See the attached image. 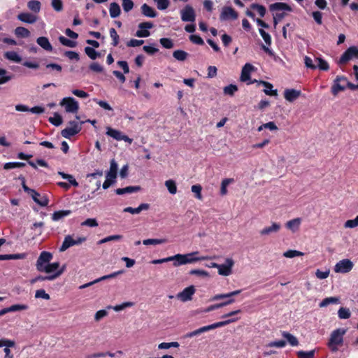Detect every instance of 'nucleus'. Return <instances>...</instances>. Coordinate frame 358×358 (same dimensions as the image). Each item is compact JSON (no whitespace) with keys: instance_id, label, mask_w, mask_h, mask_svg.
<instances>
[{"instance_id":"57","label":"nucleus","mask_w":358,"mask_h":358,"mask_svg":"<svg viewBox=\"0 0 358 358\" xmlns=\"http://www.w3.org/2000/svg\"><path fill=\"white\" fill-rule=\"evenodd\" d=\"M303 252L298 251V250H289L283 253V256L287 258H293L295 257L303 256Z\"/></svg>"},{"instance_id":"46","label":"nucleus","mask_w":358,"mask_h":358,"mask_svg":"<svg viewBox=\"0 0 358 358\" xmlns=\"http://www.w3.org/2000/svg\"><path fill=\"white\" fill-rule=\"evenodd\" d=\"M339 302V299L337 297H327L324 299L320 303V307H326L331 303H338Z\"/></svg>"},{"instance_id":"64","label":"nucleus","mask_w":358,"mask_h":358,"mask_svg":"<svg viewBox=\"0 0 358 358\" xmlns=\"http://www.w3.org/2000/svg\"><path fill=\"white\" fill-rule=\"evenodd\" d=\"M345 228H355L358 226V215L353 220H348L344 224Z\"/></svg>"},{"instance_id":"40","label":"nucleus","mask_w":358,"mask_h":358,"mask_svg":"<svg viewBox=\"0 0 358 358\" xmlns=\"http://www.w3.org/2000/svg\"><path fill=\"white\" fill-rule=\"evenodd\" d=\"M199 252H194L191 253L185 254L184 255L186 257V259L187 260H189L190 262H187V264H191L196 262L197 261L200 260H205L209 259L208 257H194L193 256L198 254Z\"/></svg>"},{"instance_id":"6","label":"nucleus","mask_w":358,"mask_h":358,"mask_svg":"<svg viewBox=\"0 0 358 358\" xmlns=\"http://www.w3.org/2000/svg\"><path fill=\"white\" fill-rule=\"evenodd\" d=\"M352 58L358 59V48L356 46H350L341 55L338 64H344Z\"/></svg>"},{"instance_id":"56","label":"nucleus","mask_w":358,"mask_h":358,"mask_svg":"<svg viewBox=\"0 0 358 358\" xmlns=\"http://www.w3.org/2000/svg\"><path fill=\"white\" fill-rule=\"evenodd\" d=\"M250 7L251 8L256 10L262 17H263L266 13V8L262 5H259L258 3H252L251 4Z\"/></svg>"},{"instance_id":"49","label":"nucleus","mask_w":358,"mask_h":358,"mask_svg":"<svg viewBox=\"0 0 358 358\" xmlns=\"http://www.w3.org/2000/svg\"><path fill=\"white\" fill-rule=\"evenodd\" d=\"M165 185L169 192L171 194H175L177 192V187L176 182L173 180H168L165 182Z\"/></svg>"},{"instance_id":"17","label":"nucleus","mask_w":358,"mask_h":358,"mask_svg":"<svg viewBox=\"0 0 358 358\" xmlns=\"http://www.w3.org/2000/svg\"><path fill=\"white\" fill-rule=\"evenodd\" d=\"M269 10L271 12L274 11H292V7L286 3L276 2L269 6Z\"/></svg>"},{"instance_id":"61","label":"nucleus","mask_w":358,"mask_h":358,"mask_svg":"<svg viewBox=\"0 0 358 358\" xmlns=\"http://www.w3.org/2000/svg\"><path fill=\"white\" fill-rule=\"evenodd\" d=\"M51 6L57 12H61L63 10V3L62 0H52Z\"/></svg>"},{"instance_id":"12","label":"nucleus","mask_w":358,"mask_h":358,"mask_svg":"<svg viewBox=\"0 0 358 358\" xmlns=\"http://www.w3.org/2000/svg\"><path fill=\"white\" fill-rule=\"evenodd\" d=\"M196 289L194 285H190L185 288L182 292L177 294L176 297L178 299L182 302H187L192 299V296L194 294Z\"/></svg>"},{"instance_id":"28","label":"nucleus","mask_w":358,"mask_h":358,"mask_svg":"<svg viewBox=\"0 0 358 358\" xmlns=\"http://www.w3.org/2000/svg\"><path fill=\"white\" fill-rule=\"evenodd\" d=\"M241 292V289H238V290H235V291H233V292H229V293H226V294H215L211 299V301H217V300L227 299V298H229V299H233V296L239 294Z\"/></svg>"},{"instance_id":"25","label":"nucleus","mask_w":358,"mask_h":358,"mask_svg":"<svg viewBox=\"0 0 358 358\" xmlns=\"http://www.w3.org/2000/svg\"><path fill=\"white\" fill-rule=\"evenodd\" d=\"M150 208V204L141 203L137 208L127 207L124 208L123 212L131 214H139L142 210H146Z\"/></svg>"},{"instance_id":"9","label":"nucleus","mask_w":358,"mask_h":358,"mask_svg":"<svg viewBox=\"0 0 358 358\" xmlns=\"http://www.w3.org/2000/svg\"><path fill=\"white\" fill-rule=\"evenodd\" d=\"M181 20L183 22H194L196 20L195 11L192 6L186 5L182 10H180Z\"/></svg>"},{"instance_id":"62","label":"nucleus","mask_w":358,"mask_h":358,"mask_svg":"<svg viewBox=\"0 0 358 358\" xmlns=\"http://www.w3.org/2000/svg\"><path fill=\"white\" fill-rule=\"evenodd\" d=\"M259 32L266 45H270L271 44V38L270 34L266 32L263 29H259Z\"/></svg>"},{"instance_id":"3","label":"nucleus","mask_w":358,"mask_h":358,"mask_svg":"<svg viewBox=\"0 0 358 358\" xmlns=\"http://www.w3.org/2000/svg\"><path fill=\"white\" fill-rule=\"evenodd\" d=\"M83 123V122H81L80 124L76 121H70L69 124L71 125V127H66L64 129L61 134L64 138H70L71 137L76 135L78 134L81 129V124Z\"/></svg>"},{"instance_id":"32","label":"nucleus","mask_w":358,"mask_h":358,"mask_svg":"<svg viewBox=\"0 0 358 358\" xmlns=\"http://www.w3.org/2000/svg\"><path fill=\"white\" fill-rule=\"evenodd\" d=\"M109 13L112 18L117 17L121 13V9L119 4L116 2L111 3L110 4Z\"/></svg>"},{"instance_id":"10","label":"nucleus","mask_w":358,"mask_h":358,"mask_svg":"<svg viewBox=\"0 0 358 358\" xmlns=\"http://www.w3.org/2000/svg\"><path fill=\"white\" fill-rule=\"evenodd\" d=\"M254 70V66L249 63L245 64L241 71V80L248 82V85L258 82L257 80H251L250 73Z\"/></svg>"},{"instance_id":"24","label":"nucleus","mask_w":358,"mask_h":358,"mask_svg":"<svg viewBox=\"0 0 358 358\" xmlns=\"http://www.w3.org/2000/svg\"><path fill=\"white\" fill-rule=\"evenodd\" d=\"M257 84L259 85H262L266 87V89L264 90V92L266 95H269V96H277L278 95L277 90H273V85L271 84L270 83L264 81V80H259L257 82Z\"/></svg>"},{"instance_id":"11","label":"nucleus","mask_w":358,"mask_h":358,"mask_svg":"<svg viewBox=\"0 0 358 358\" xmlns=\"http://www.w3.org/2000/svg\"><path fill=\"white\" fill-rule=\"evenodd\" d=\"M52 258V253H50V252H47V251H43L40 254V255L36 261V266L37 271L39 272H42L43 267H44L45 266V264H48L50 262Z\"/></svg>"},{"instance_id":"31","label":"nucleus","mask_w":358,"mask_h":358,"mask_svg":"<svg viewBox=\"0 0 358 358\" xmlns=\"http://www.w3.org/2000/svg\"><path fill=\"white\" fill-rule=\"evenodd\" d=\"M236 320H237L236 318H231V319H229V320H227L224 321L217 322L213 323L212 324L207 325V327H208V331H210V330L215 329L216 328L226 326L230 323L236 322Z\"/></svg>"},{"instance_id":"27","label":"nucleus","mask_w":358,"mask_h":358,"mask_svg":"<svg viewBox=\"0 0 358 358\" xmlns=\"http://www.w3.org/2000/svg\"><path fill=\"white\" fill-rule=\"evenodd\" d=\"M141 9L142 14L145 17L153 18L157 15V13L155 10V9L147 3H143L141 6Z\"/></svg>"},{"instance_id":"20","label":"nucleus","mask_w":358,"mask_h":358,"mask_svg":"<svg viewBox=\"0 0 358 358\" xmlns=\"http://www.w3.org/2000/svg\"><path fill=\"white\" fill-rule=\"evenodd\" d=\"M118 165L115 160L113 159L110 162V169L109 171L106 173V178L109 179H112L116 181V178L117 175Z\"/></svg>"},{"instance_id":"18","label":"nucleus","mask_w":358,"mask_h":358,"mask_svg":"<svg viewBox=\"0 0 358 358\" xmlns=\"http://www.w3.org/2000/svg\"><path fill=\"white\" fill-rule=\"evenodd\" d=\"M301 94V92L300 90L295 89H286L284 91L285 99L289 102H293L297 99L300 96Z\"/></svg>"},{"instance_id":"2","label":"nucleus","mask_w":358,"mask_h":358,"mask_svg":"<svg viewBox=\"0 0 358 358\" xmlns=\"http://www.w3.org/2000/svg\"><path fill=\"white\" fill-rule=\"evenodd\" d=\"M22 189L24 191L29 194L34 201L38 205L45 207L48 205L49 200L46 196H43L41 199H38V196H40V194L37 192L35 189L29 188L27 186L25 182L22 184Z\"/></svg>"},{"instance_id":"38","label":"nucleus","mask_w":358,"mask_h":358,"mask_svg":"<svg viewBox=\"0 0 358 358\" xmlns=\"http://www.w3.org/2000/svg\"><path fill=\"white\" fill-rule=\"evenodd\" d=\"M15 34L20 38H27L30 36V31L25 27H17L15 28Z\"/></svg>"},{"instance_id":"59","label":"nucleus","mask_w":358,"mask_h":358,"mask_svg":"<svg viewBox=\"0 0 358 358\" xmlns=\"http://www.w3.org/2000/svg\"><path fill=\"white\" fill-rule=\"evenodd\" d=\"M154 1L156 3L157 8L161 10L166 9L170 4L169 0H154Z\"/></svg>"},{"instance_id":"51","label":"nucleus","mask_w":358,"mask_h":358,"mask_svg":"<svg viewBox=\"0 0 358 358\" xmlns=\"http://www.w3.org/2000/svg\"><path fill=\"white\" fill-rule=\"evenodd\" d=\"M316 61H317V62H318L317 65H316L317 68H318L320 70H322V71L329 70V65L326 60H324V59H322L321 57H317Z\"/></svg>"},{"instance_id":"60","label":"nucleus","mask_w":358,"mask_h":358,"mask_svg":"<svg viewBox=\"0 0 358 358\" xmlns=\"http://www.w3.org/2000/svg\"><path fill=\"white\" fill-rule=\"evenodd\" d=\"M191 190L193 193L195 194V197L196 199H200V200L202 199V195H201L202 187L200 185H192L191 187Z\"/></svg>"},{"instance_id":"23","label":"nucleus","mask_w":358,"mask_h":358,"mask_svg":"<svg viewBox=\"0 0 358 358\" xmlns=\"http://www.w3.org/2000/svg\"><path fill=\"white\" fill-rule=\"evenodd\" d=\"M141 189V187L137 186H128L124 188H117L115 190V192L118 195H123L124 194H131L134 192H138Z\"/></svg>"},{"instance_id":"33","label":"nucleus","mask_w":358,"mask_h":358,"mask_svg":"<svg viewBox=\"0 0 358 358\" xmlns=\"http://www.w3.org/2000/svg\"><path fill=\"white\" fill-rule=\"evenodd\" d=\"M282 336L287 341L289 344L292 346H297L299 345V341L294 335L291 334L287 331H282Z\"/></svg>"},{"instance_id":"15","label":"nucleus","mask_w":358,"mask_h":358,"mask_svg":"<svg viewBox=\"0 0 358 358\" xmlns=\"http://www.w3.org/2000/svg\"><path fill=\"white\" fill-rule=\"evenodd\" d=\"M154 24L151 22H144L138 24V30L136 32L135 36L139 38L148 37L150 32L148 30L152 29Z\"/></svg>"},{"instance_id":"48","label":"nucleus","mask_w":358,"mask_h":358,"mask_svg":"<svg viewBox=\"0 0 358 358\" xmlns=\"http://www.w3.org/2000/svg\"><path fill=\"white\" fill-rule=\"evenodd\" d=\"M26 164L24 162H7L4 164L3 169L6 170H9L11 169H15V168H21L25 166Z\"/></svg>"},{"instance_id":"21","label":"nucleus","mask_w":358,"mask_h":358,"mask_svg":"<svg viewBox=\"0 0 358 358\" xmlns=\"http://www.w3.org/2000/svg\"><path fill=\"white\" fill-rule=\"evenodd\" d=\"M37 44L47 52L52 51V45L45 36H40L36 39Z\"/></svg>"},{"instance_id":"29","label":"nucleus","mask_w":358,"mask_h":358,"mask_svg":"<svg viewBox=\"0 0 358 358\" xmlns=\"http://www.w3.org/2000/svg\"><path fill=\"white\" fill-rule=\"evenodd\" d=\"M59 262H53V263H48V264H45L44 267L42 268V272H45L47 273L52 274L59 269Z\"/></svg>"},{"instance_id":"43","label":"nucleus","mask_w":358,"mask_h":358,"mask_svg":"<svg viewBox=\"0 0 358 358\" xmlns=\"http://www.w3.org/2000/svg\"><path fill=\"white\" fill-rule=\"evenodd\" d=\"M110 36L113 40L111 45L114 47H116L120 41V36L117 34L115 28L112 27L109 29Z\"/></svg>"},{"instance_id":"19","label":"nucleus","mask_w":358,"mask_h":358,"mask_svg":"<svg viewBox=\"0 0 358 358\" xmlns=\"http://www.w3.org/2000/svg\"><path fill=\"white\" fill-rule=\"evenodd\" d=\"M17 17L20 21L28 24H34L37 21V17L29 13H20Z\"/></svg>"},{"instance_id":"37","label":"nucleus","mask_w":358,"mask_h":358,"mask_svg":"<svg viewBox=\"0 0 358 358\" xmlns=\"http://www.w3.org/2000/svg\"><path fill=\"white\" fill-rule=\"evenodd\" d=\"M4 57L6 59L17 63H20L22 61V57L16 52L14 51H8L5 52Z\"/></svg>"},{"instance_id":"35","label":"nucleus","mask_w":358,"mask_h":358,"mask_svg":"<svg viewBox=\"0 0 358 358\" xmlns=\"http://www.w3.org/2000/svg\"><path fill=\"white\" fill-rule=\"evenodd\" d=\"M28 8L35 13H38L41 10V3L38 0H31L27 3Z\"/></svg>"},{"instance_id":"44","label":"nucleus","mask_w":358,"mask_h":358,"mask_svg":"<svg viewBox=\"0 0 358 358\" xmlns=\"http://www.w3.org/2000/svg\"><path fill=\"white\" fill-rule=\"evenodd\" d=\"M345 88V86L341 85L340 83L336 82V80L335 79L331 87V93L336 96L339 92L344 91Z\"/></svg>"},{"instance_id":"13","label":"nucleus","mask_w":358,"mask_h":358,"mask_svg":"<svg viewBox=\"0 0 358 358\" xmlns=\"http://www.w3.org/2000/svg\"><path fill=\"white\" fill-rule=\"evenodd\" d=\"M238 16V13L234 8L230 6H224L222 8L220 15V20L221 21L236 20Z\"/></svg>"},{"instance_id":"47","label":"nucleus","mask_w":358,"mask_h":358,"mask_svg":"<svg viewBox=\"0 0 358 358\" xmlns=\"http://www.w3.org/2000/svg\"><path fill=\"white\" fill-rule=\"evenodd\" d=\"M48 121L52 124L58 127L62 124L63 120L62 116L59 113H55L54 114V117H49Z\"/></svg>"},{"instance_id":"63","label":"nucleus","mask_w":358,"mask_h":358,"mask_svg":"<svg viewBox=\"0 0 358 358\" xmlns=\"http://www.w3.org/2000/svg\"><path fill=\"white\" fill-rule=\"evenodd\" d=\"M35 298H36V299L41 298V299H45V300H49L50 299V296L48 294H47L45 292V291L44 289H38L36 291Z\"/></svg>"},{"instance_id":"22","label":"nucleus","mask_w":358,"mask_h":358,"mask_svg":"<svg viewBox=\"0 0 358 358\" xmlns=\"http://www.w3.org/2000/svg\"><path fill=\"white\" fill-rule=\"evenodd\" d=\"M170 261L173 262L174 266H179L187 264V262H190L186 259V257L182 254H177L170 257Z\"/></svg>"},{"instance_id":"50","label":"nucleus","mask_w":358,"mask_h":358,"mask_svg":"<svg viewBox=\"0 0 358 358\" xmlns=\"http://www.w3.org/2000/svg\"><path fill=\"white\" fill-rule=\"evenodd\" d=\"M238 91V87L236 85L230 84L223 89V92L224 94H227L229 96H234V93Z\"/></svg>"},{"instance_id":"7","label":"nucleus","mask_w":358,"mask_h":358,"mask_svg":"<svg viewBox=\"0 0 358 358\" xmlns=\"http://www.w3.org/2000/svg\"><path fill=\"white\" fill-rule=\"evenodd\" d=\"M106 134L110 137H112L116 141H124L125 142H127L129 143H132V139L130 138L128 136L124 134L122 131L113 129L110 127H108L106 128Z\"/></svg>"},{"instance_id":"8","label":"nucleus","mask_w":358,"mask_h":358,"mask_svg":"<svg viewBox=\"0 0 358 358\" xmlns=\"http://www.w3.org/2000/svg\"><path fill=\"white\" fill-rule=\"evenodd\" d=\"M353 268V263L348 259H344L339 261L334 267V271L336 273H345L350 272Z\"/></svg>"},{"instance_id":"58","label":"nucleus","mask_w":358,"mask_h":358,"mask_svg":"<svg viewBox=\"0 0 358 358\" xmlns=\"http://www.w3.org/2000/svg\"><path fill=\"white\" fill-rule=\"evenodd\" d=\"M160 44L166 49H171L173 47V42L171 38H162L159 40Z\"/></svg>"},{"instance_id":"16","label":"nucleus","mask_w":358,"mask_h":358,"mask_svg":"<svg viewBox=\"0 0 358 358\" xmlns=\"http://www.w3.org/2000/svg\"><path fill=\"white\" fill-rule=\"evenodd\" d=\"M234 264V262L231 258H227L225 263L218 264V273L221 275L228 276L231 273V268Z\"/></svg>"},{"instance_id":"14","label":"nucleus","mask_w":358,"mask_h":358,"mask_svg":"<svg viewBox=\"0 0 358 358\" xmlns=\"http://www.w3.org/2000/svg\"><path fill=\"white\" fill-rule=\"evenodd\" d=\"M65 267L66 266L64 265L59 271H57V272H55L52 274H50V275H38V276L35 277L34 278H32L30 280V283L35 284L38 281L54 280L55 279H56L57 278L60 276L64 273V271L65 270Z\"/></svg>"},{"instance_id":"1","label":"nucleus","mask_w":358,"mask_h":358,"mask_svg":"<svg viewBox=\"0 0 358 358\" xmlns=\"http://www.w3.org/2000/svg\"><path fill=\"white\" fill-rule=\"evenodd\" d=\"M346 332L347 329L344 328H338L331 332L330 338L328 342V346L331 351H338V346L343 344V336Z\"/></svg>"},{"instance_id":"36","label":"nucleus","mask_w":358,"mask_h":358,"mask_svg":"<svg viewBox=\"0 0 358 358\" xmlns=\"http://www.w3.org/2000/svg\"><path fill=\"white\" fill-rule=\"evenodd\" d=\"M300 224H301V219L295 218V219L288 221L286 223V227L287 229H289L291 231H292L293 232H294L296 230H298Z\"/></svg>"},{"instance_id":"52","label":"nucleus","mask_w":358,"mask_h":358,"mask_svg":"<svg viewBox=\"0 0 358 358\" xmlns=\"http://www.w3.org/2000/svg\"><path fill=\"white\" fill-rule=\"evenodd\" d=\"M7 308L8 313H10L27 310L29 308V306L26 304H14L10 307H8Z\"/></svg>"},{"instance_id":"45","label":"nucleus","mask_w":358,"mask_h":358,"mask_svg":"<svg viewBox=\"0 0 358 358\" xmlns=\"http://www.w3.org/2000/svg\"><path fill=\"white\" fill-rule=\"evenodd\" d=\"M315 350L303 351L300 350L296 352L298 358H315Z\"/></svg>"},{"instance_id":"26","label":"nucleus","mask_w":358,"mask_h":358,"mask_svg":"<svg viewBox=\"0 0 358 358\" xmlns=\"http://www.w3.org/2000/svg\"><path fill=\"white\" fill-rule=\"evenodd\" d=\"M281 226L279 223L273 222L271 226L266 227L259 231V234L262 236L270 235L272 233H277Z\"/></svg>"},{"instance_id":"34","label":"nucleus","mask_w":358,"mask_h":358,"mask_svg":"<svg viewBox=\"0 0 358 358\" xmlns=\"http://www.w3.org/2000/svg\"><path fill=\"white\" fill-rule=\"evenodd\" d=\"M71 213L70 210H62L54 212L52 215V219L54 221H58Z\"/></svg>"},{"instance_id":"39","label":"nucleus","mask_w":358,"mask_h":358,"mask_svg":"<svg viewBox=\"0 0 358 358\" xmlns=\"http://www.w3.org/2000/svg\"><path fill=\"white\" fill-rule=\"evenodd\" d=\"M85 52L92 60H94L101 56V54L99 52L96 51L94 48L90 46L85 48Z\"/></svg>"},{"instance_id":"30","label":"nucleus","mask_w":358,"mask_h":358,"mask_svg":"<svg viewBox=\"0 0 358 358\" xmlns=\"http://www.w3.org/2000/svg\"><path fill=\"white\" fill-rule=\"evenodd\" d=\"M234 301H235L234 299H229V301H223V302L220 303L211 305V306H208V308H206L203 310V312L204 313L210 312V311L214 310L215 309H218L220 308H222V307L226 306L227 305L231 304Z\"/></svg>"},{"instance_id":"4","label":"nucleus","mask_w":358,"mask_h":358,"mask_svg":"<svg viewBox=\"0 0 358 358\" xmlns=\"http://www.w3.org/2000/svg\"><path fill=\"white\" fill-rule=\"evenodd\" d=\"M64 106L66 113H77L79 110V103L73 97H65L59 103Z\"/></svg>"},{"instance_id":"41","label":"nucleus","mask_w":358,"mask_h":358,"mask_svg":"<svg viewBox=\"0 0 358 358\" xmlns=\"http://www.w3.org/2000/svg\"><path fill=\"white\" fill-rule=\"evenodd\" d=\"M188 56V53L182 50H177L173 52V57L178 61H185Z\"/></svg>"},{"instance_id":"42","label":"nucleus","mask_w":358,"mask_h":358,"mask_svg":"<svg viewBox=\"0 0 358 358\" xmlns=\"http://www.w3.org/2000/svg\"><path fill=\"white\" fill-rule=\"evenodd\" d=\"M166 243L165 238H148L143 241V243L145 245H159Z\"/></svg>"},{"instance_id":"54","label":"nucleus","mask_w":358,"mask_h":358,"mask_svg":"<svg viewBox=\"0 0 358 358\" xmlns=\"http://www.w3.org/2000/svg\"><path fill=\"white\" fill-rule=\"evenodd\" d=\"M234 181L232 178H225L222 181L221 188H220V194L225 195L227 193V187Z\"/></svg>"},{"instance_id":"55","label":"nucleus","mask_w":358,"mask_h":358,"mask_svg":"<svg viewBox=\"0 0 358 358\" xmlns=\"http://www.w3.org/2000/svg\"><path fill=\"white\" fill-rule=\"evenodd\" d=\"M59 41L63 45L67 47L74 48L76 45V41H71L63 36L59 37Z\"/></svg>"},{"instance_id":"53","label":"nucleus","mask_w":358,"mask_h":358,"mask_svg":"<svg viewBox=\"0 0 358 358\" xmlns=\"http://www.w3.org/2000/svg\"><path fill=\"white\" fill-rule=\"evenodd\" d=\"M338 315L340 319H348L350 317L351 313L349 308L341 307L338 311Z\"/></svg>"},{"instance_id":"5","label":"nucleus","mask_w":358,"mask_h":358,"mask_svg":"<svg viewBox=\"0 0 358 358\" xmlns=\"http://www.w3.org/2000/svg\"><path fill=\"white\" fill-rule=\"evenodd\" d=\"M86 241V237H77L76 239H73L71 235L65 236L64 241L59 248V252H64L71 246L80 245Z\"/></svg>"}]
</instances>
